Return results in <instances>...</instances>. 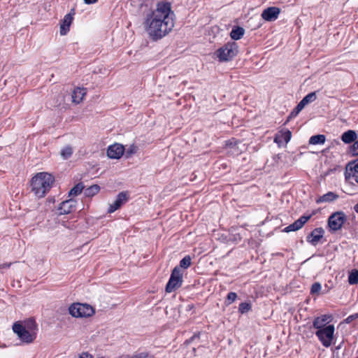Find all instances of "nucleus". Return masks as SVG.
Listing matches in <instances>:
<instances>
[{"mask_svg":"<svg viewBox=\"0 0 358 358\" xmlns=\"http://www.w3.org/2000/svg\"><path fill=\"white\" fill-rule=\"evenodd\" d=\"M343 344V341H342L338 345L336 346L335 347V349H334V353H338V350H340L342 347V345Z\"/></svg>","mask_w":358,"mask_h":358,"instance_id":"37998d69","label":"nucleus"},{"mask_svg":"<svg viewBox=\"0 0 358 358\" xmlns=\"http://www.w3.org/2000/svg\"><path fill=\"white\" fill-rule=\"evenodd\" d=\"M73 19V17H71V14H66L64 16L60 25L59 33L62 36H64L69 32Z\"/></svg>","mask_w":358,"mask_h":358,"instance_id":"a211bd4d","label":"nucleus"},{"mask_svg":"<svg viewBox=\"0 0 358 358\" xmlns=\"http://www.w3.org/2000/svg\"><path fill=\"white\" fill-rule=\"evenodd\" d=\"M238 52V45L234 42H228L216 50L215 55L221 62L231 61Z\"/></svg>","mask_w":358,"mask_h":358,"instance_id":"7ed1b4c3","label":"nucleus"},{"mask_svg":"<svg viewBox=\"0 0 358 358\" xmlns=\"http://www.w3.org/2000/svg\"><path fill=\"white\" fill-rule=\"evenodd\" d=\"M79 358H93V357L87 352H83L80 355Z\"/></svg>","mask_w":358,"mask_h":358,"instance_id":"79ce46f5","label":"nucleus"},{"mask_svg":"<svg viewBox=\"0 0 358 358\" xmlns=\"http://www.w3.org/2000/svg\"><path fill=\"white\" fill-rule=\"evenodd\" d=\"M193 308H194V305L193 304H189L187 306V310H192Z\"/></svg>","mask_w":358,"mask_h":358,"instance_id":"09e8293b","label":"nucleus"},{"mask_svg":"<svg viewBox=\"0 0 358 358\" xmlns=\"http://www.w3.org/2000/svg\"><path fill=\"white\" fill-rule=\"evenodd\" d=\"M13 331L17 334L20 340L25 343H31L36 338V333L27 330L20 322H15L13 324Z\"/></svg>","mask_w":358,"mask_h":358,"instance_id":"423d86ee","label":"nucleus"},{"mask_svg":"<svg viewBox=\"0 0 358 358\" xmlns=\"http://www.w3.org/2000/svg\"><path fill=\"white\" fill-rule=\"evenodd\" d=\"M73 152V148L71 145H66L61 150L60 155L64 159H68Z\"/></svg>","mask_w":358,"mask_h":358,"instance_id":"c85d7f7f","label":"nucleus"},{"mask_svg":"<svg viewBox=\"0 0 358 358\" xmlns=\"http://www.w3.org/2000/svg\"><path fill=\"white\" fill-rule=\"evenodd\" d=\"M351 178H354L356 182L358 183V159L349 162L346 165L345 180L348 181Z\"/></svg>","mask_w":358,"mask_h":358,"instance_id":"1a4fd4ad","label":"nucleus"},{"mask_svg":"<svg viewBox=\"0 0 358 358\" xmlns=\"http://www.w3.org/2000/svg\"><path fill=\"white\" fill-rule=\"evenodd\" d=\"M357 319H358V313H355L353 315H349L346 319H345L344 322L346 324H350Z\"/></svg>","mask_w":358,"mask_h":358,"instance_id":"4c0bfd02","label":"nucleus"},{"mask_svg":"<svg viewBox=\"0 0 358 358\" xmlns=\"http://www.w3.org/2000/svg\"><path fill=\"white\" fill-rule=\"evenodd\" d=\"M339 197L338 194L333 192H329L327 194H324L322 196H320L317 200L316 202L317 203H322V202H332L337 199Z\"/></svg>","mask_w":358,"mask_h":358,"instance_id":"412c9836","label":"nucleus"},{"mask_svg":"<svg viewBox=\"0 0 358 358\" xmlns=\"http://www.w3.org/2000/svg\"><path fill=\"white\" fill-rule=\"evenodd\" d=\"M347 221V217L343 211L332 213L328 218V226L331 231H336L342 228Z\"/></svg>","mask_w":358,"mask_h":358,"instance_id":"6e6552de","label":"nucleus"},{"mask_svg":"<svg viewBox=\"0 0 358 358\" xmlns=\"http://www.w3.org/2000/svg\"><path fill=\"white\" fill-rule=\"evenodd\" d=\"M10 265H11V263L1 264L0 265V269L1 268H9Z\"/></svg>","mask_w":358,"mask_h":358,"instance_id":"a18cd8bd","label":"nucleus"},{"mask_svg":"<svg viewBox=\"0 0 358 358\" xmlns=\"http://www.w3.org/2000/svg\"><path fill=\"white\" fill-rule=\"evenodd\" d=\"M69 314L74 317H88L95 313L94 309L89 304L74 303L69 308Z\"/></svg>","mask_w":358,"mask_h":358,"instance_id":"39448f33","label":"nucleus"},{"mask_svg":"<svg viewBox=\"0 0 358 358\" xmlns=\"http://www.w3.org/2000/svg\"><path fill=\"white\" fill-rule=\"evenodd\" d=\"M86 94V89L77 87L73 91L72 93V101L76 103H80L83 99L84 96Z\"/></svg>","mask_w":358,"mask_h":358,"instance_id":"aec40b11","label":"nucleus"},{"mask_svg":"<svg viewBox=\"0 0 358 358\" xmlns=\"http://www.w3.org/2000/svg\"><path fill=\"white\" fill-rule=\"evenodd\" d=\"M240 143H241L240 141L236 140L235 138H230V139H229V140L225 141V146H226V148H234Z\"/></svg>","mask_w":358,"mask_h":358,"instance_id":"72a5a7b5","label":"nucleus"},{"mask_svg":"<svg viewBox=\"0 0 358 358\" xmlns=\"http://www.w3.org/2000/svg\"><path fill=\"white\" fill-rule=\"evenodd\" d=\"M138 147L135 145H131L129 146V148L125 150H124V155H125V157L126 158H129L131 157L134 154L136 153L137 150H138Z\"/></svg>","mask_w":358,"mask_h":358,"instance_id":"473e14b6","label":"nucleus"},{"mask_svg":"<svg viewBox=\"0 0 358 358\" xmlns=\"http://www.w3.org/2000/svg\"><path fill=\"white\" fill-rule=\"evenodd\" d=\"M55 182V177L48 173H36L31 180V191L38 198H42L49 192Z\"/></svg>","mask_w":358,"mask_h":358,"instance_id":"f03ea898","label":"nucleus"},{"mask_svg":"<svg viewBox=\"0 0 358 358\" xmlns=\"http://www.w3.org/2000/svg\"><path fill=\"white\" fill-rule=\"evenodd\" d=\"M191 265V257L189 255L184 257L180 262V268H187Z\"/></svg>","mask_w":358,"mask_h":358,"instance_id":"7c9ffc66","label":"nucleus"},{"mask_svg":"<svg viewBox=\"0 0 358 358\" xmlns=\"http://www.w3.org/2000/svg\"><path fill=\"white\" fill-rule=\"evenodd\" d=\"M317 99L316 92H313L305 96L295 107L297 110L301 112L303 108L308 103H312Z\"/></svg>","mask_w":358,"mask_h":358,"instance_id":"f3484780","label":"nucleus"},{"mask_svg":"<svg viewBox=\"0 0 358 358\" xmlns=\"http://www.w3.org/2000/svg\"><path fill=\"white\" fill-rule=\"evenodd\" d=\"M85 186L83 182L76 184L69 192V196H75L80 194L84 189Z\"/></svg>","mask_w":358,"mask_h":358,"instance_id":"bb28decb","label":"nucleus"},{"mask_svg":"<svg viewBox=\"0 0 358 358\" xmlns=\"http://www.w3.org/2000/svg\"><path fill=\"white\" fill-rule=\"evenodd\" d=\"M321 284L318 282H316L315 283H313L311 286V289H310V294H320V292L321 290Z\"/></svg>","mask_w":358,"mask_h":358,"instance_id":"f704fd0d","label":"nucleus"},{"mask_svg":"<svg viewBox=\"0 0 358 358\" xmlns=\"http://www.w3.org/2000/svg\"><path fill=\"white\" fill-rule=\"evenodd\" d=\"M236 298H237L236 293L231 292L228 293L225 303H227V305H229L231 303H233L236 300Z\"/></svg>","mask_w":358,"mask_h":358,"instance_id":"c9c22d12","label":"nucleus"},{"mask_svg":"<svg viewBox=\"0 0 358 358\" xmlns=\"http://www.w3.org/2000/svg\"><path fill=\"white\" fill-rule=\"evenodd\" d=\"M245 34V29L239 26L234 27L230 32V36L231 38L234 40L237 41L241 39Z\"/></svg>","mask_w":358,"mask_h":358,"instance_id":"4be33fe9","label":"nucleus"},{"mask_svg":"<svg viewBox=\"0 0 358 358\" xmlns=\"http://www.w3.org/2000/svg\"><path fill=\"white\" fill-rule=\"evenodd\" d=\"M69 14H71V17L75 15V9L72 8Z\"/></svg>","mask_w":358,"mask_h":358,"instance_id":"49530a36","label":"nucleus"},{"mask_svg":"<svg viewBox=\"0 0 358 358\" xmlns=\"http://www.w3.org/2000/svg\"><path fill=\"white\" fill-rule=\"evenodd\" d=\"M100 190L98 185H93L84 189V194L86 197H92L96 194Z\"/></svg>","mask_w":358,"mask_h":358,"instance_id":"a878e982","label":"nucleus"},{"mask_svg":"<svg viewBox=\"0 0 358 358\" xmlns=\"http://www.w3.org/2000/svg\"><path fill=\"white\" fill-rule=\"evenodd\" d=\"M182 273L179 266H176L172 271L170 278L166 285L165 291L171 293L180 288L182 284Z\"/></svg>","mask_w":358,"mask_h":358,"instance_id":"0eeeda50","label":"nucleus"},{"mask_svg":"<svg viewBox=\"0 0 358 358\" xmlns=\"http://www.w3.org/2000/svg\"><path fill=\"white\" fill-rule=\"evenodd\" d=\"M357 358H358V357H357Z\"/></svg>","mask_w":358,"mask_h":358,"instance_id":"603ef678","label":"nucleus"},{"mask_svg":"<svg viewBox=\"0 0 358 358\" xmlns=\"http://www.w3.org/2000/svg\"><path fill=\"white\" fill-rule=\"evenodd\" d=\"M129 199V195L127 192H120L115 201L110 204V206L108 210V213H112L115 212L116 210L119 209L124 203H125Z\"/></svg>","mask_w":358,"mask_h":358,"instance_id":"9b49d317","label":"nucleus"},{"mask_svg":"<svg viewBox=\"0 0 358 358\" xmlns=\"http://www.w3.org/2000/svg\"><path fill=\"white\" fill-rule=\"evenodd\" d=\"M315 335L322 345L329 348L334 338L335 327L334 324H328L327 327L315 329Z\"/></svg>","mask_w":358,"mask_h":358,"instance_id":"20e7f679","label":"nucleus"},{"mask_svg":"<svg viewBox=\"0 0 358 358\" xmlns=\"http://www.w3.org/2000/svg\"><path fill=\"white\" fill-rule=\"evenodd\" d=\"M98 1V0H84V2L86 4H92Z\"/></svg>","mask_w":358,"mask_h":358,"instance_id":"c03bdc74","label":"nucleus"},{"mask_svg":"<svg viewBox=\"0 0 358 358\" xmlns=\"http://www.w3.org/2000/svg\"><path fill=\"white\" fill-rule=\"evenodd\" d=\"M329 289L326 290L325 293L328 292ZM324 294V292H323Z\"/></svg>","mask_w":358,"mask_h":358,"instance_id":"3c124183","label":"nucleus"},{"mask_svg":"<svg viewBox=\"0 0 358 358\" xmlns=\"http://www.w3.org/2000/svg\"><path fill=\"white\" fill-rule=\"evenodd\" d=\"M357 138V134L354 130H348L345 131L341 136V141L346 143L350 144L355 141Z\"/></svg>","mask_w":358,"mask_h":358,"instance_id":"6ab92c4d","label":"nucleus"},{"mask_svg":"<svg viewBox=\"0 0 358 358\" xmlns=\"http://www.w3.org/2000/svg\"><path fill=\"white\" fill-rule=\"evenodd\" d=\"M171 5L168 1H159L155 10L148 9L143 13V26L152 41H158L168 34L174 27Z\"/></svg>","mask_w":358,"mask_h":358,"instance_id":"f257e3e1","label":"nucleus"},{"mask_svg":"<svg viewBox=\"0 0 358 358\" xmlns=\"http://www.w3.org/2000/svg\"><path fill=\"white\" fill-rule=\"evenodd\" d=\"M24 324L23 325L26 327L27 330H29L31 332H36L37 334L38 331V324L34 317H29L27 320H24Z\"/></svg>","mask_w":358,"mask_h":358,"instance_id":"b1692460","label":"nucleus"},{"mask_svg":"<svg viewBox=\"0 0 358 358\" xmlns=\"http://www.w3.org/2000/svg\"><path fill=\"white\" fill-rule=\"evenodd\" d=\"M200 333L194 334L192 336H191L189 339L186 340L184 343V345H188L190 343H192L194 339L199 338Z\"/></svg>","mask_w":358,"mask_h":358,"instance_id":"ea45409f","label":"nucleus"},{"mask_svg":"<svg viewBox=\"0 0 358 358\" xmlns=\"http://www.w3.org/2000/svg\"><path fill=\"white\" fill-rule=\"evenodd\" d=\"M124 153V147L120 143L110 145L107 150V156L110 159H120Z\"/></svg>","mask_w":358,"mask_h":358,"instance_id":"ddd939ff","label":"nucleus"},{"mask_svg":"<svg viewBox=\"0 0 358 358\" xmlns=\"http://www.w3.org/2000/svg\"><path fill=\"white\" fill-rule=\"evenodd\" d=\"M326 136L324 134H317L312 136L308 141L310 145H322L325 143Z\"/></svg>","mask_w":358,"mask_h":358,"instance_id":"393cba45","label":"nucleus"},{"mask_svg":"<svg viewBox=\"0 0 358 358\" xmlns=\"http://www.w3.org/2000/svg\"><path fill=\"white\" fill-rule=\"evenodd\" d=\"M348 282L350 285H357L358 283V270L353 269L349 273Z\"/></svg>","mask_w":358,"mask_h":358,"instance_id":"cd10ccee","label":"nucleus"},{"mask_svg":"<svg viewBox=\"0 0 358 358\" xmlns=\"http://www.w3.org/2000/svg\"><path fill=\"white\" fill-rule=\"evenodd\" d=\"M297 231V229H296V227H295V226L294 225L293 223L289 224V226L286 227L282 230V231L286 232V233H289V232H291V231Z\"/></svg>","mask_w":358,"mask_h":358,"instance_id":"a19ab883","label":"nucleus"},{"mask_svg":"<svg viewBox=\"0 0 358 358\" xmlns=\"http://www.w3.org/2000/svg\"><path fill=\"white\" fill-rule=\"evenodd\" d=\"M354 210L358 213V203L354 206Z\"/></svg>","mask_w":358,"mask_h":358,"instance_id":"de8ad7c7","label":"nucleus"},{"mask_svg":"<svg viewBox=\"0 0 358 358\" xmlns=\"http://www.w3.org/2000/svg\"><path fill=\"white\" fill-rule=\"evenodd\" d=\"M292 138V132L287 129L285 131H280L277 133L274 136V142L280 147L281 144L285 142L287 144Z\"/></svg>","mask_w":358,"mask_h":358,"instance_id":"2eb2a0df","label":"nucleus"},{"mask_svg":"<svg viewBox=\"0 0 358 358\" xmlns=\"http://www.w3.org/2000/svg\"><path fill=\"white\" fill-rule=\"evenodd\" d=\"M299 113L300 112L299 110H297V109L296 108H294L292 110V111L289 113V115H288L286 122L290 121L291 119L296 117Z\"/></svg>","mask_w":358,"mask_h":358,"instance_id":"58836bf2","label":"nucleus"},{"mask_svg":"<svg viewBox=\"0 0 358 358\" xmlns=\"http://www.w3.org/2000/svg\"><path fill=\"white\" fill-rule=\"evenodd\" d=\"M280 13V9L278 7H268L262 13V17L268 22L275 21Z\"/></svg>","mask_w":358,"mask_h":358,"instance_id":"4468645a","label":"nucleus"},{"mask_svg":"<svg viewBox=\"0 0 358 358\" xmlns=\"http://www.w3.org/2000/svg\"><path fill=\"white\" fill-rule=\"evenodd\" d=\"M132 358H154V357L148 352H141L133 355Z\"/></svg>","mask_w":358,"mask_h":358,"instance_id":"e433bc0d","label":"nucleus"},{"mask_svg":"<svg viewBox=\"0 0 358 358\" xmlns=\"http://www.w3.org/2000/svg\"><path fill=\"white\" fill-rule=\"evenodd\" d=\"M192 351H193L194 355H196V348H193Z\"/></svg>","mask_w":358,"mask_h":358,"instance_id":"8fccbe9b","label":"nucleus"},{"mask_svg":"<svg viewBox=\"0 0 358 358\" xmlns=\"http://www.w3.org/2000/svg\"><path fill=\"white\" fill-rule=\"evenodd\" d=\"M348 154L352 157L358 156V140L354 141L352 145L349 146Z\"/></svg>","mask_w":358,"mask_h":358,"instance_id":"c756f323","label":"nucleus"},{"mask_svg":"<svg viewBox=\"0 0 358 358\" xmlns=\"http://www.w3.org/2000/svg\"><path fill=\"white\" fill-rule=\"evenodd\" d=\"M251 308H252V306H251V304L250 303L242 302L239 305L238 311L241 314H244V313H248L249 310H250Z\"/></svg>","mask_w":358,"mask_h":358,"instance_id":"2f4dec72","label":"nucleus"},{"mask_svg":"<svg viewBox=\"0 0 358 358\" xmlns=\"http://www.w3.org/2000/svg\"><path fill=\"white\" fill-rule=\"evenodd\" d=\"M331 319V315H322L319 317H316L313 321V328L320 329L327 327L328 320Z\"/></svg>","mask_w":358,"mask_h":358,"instance_id":"dca6fc26","label":"nucleus"},{"mask_svg":"<svg viewBox=\"0 0 358 358\" xmlns=\"http://www.w3.org/2000/svg\"><path fill=\"white\" fill-rule=\"evenodd\" d=\"M324 234V230L322 227L314 229L306 237L307 242L316 246L322 240Z\"/></svg>","mask_w":358,"mask_h":358,"instance_id":"f8f14e48","label":"nucleus"},{"mask_svg":"<svg viewBox=\"0 0 358 358\" xmlns=\"http://www.w3.org/2000/svg\"><path fill=\"white\" fill-rule=\"evenodd\" d=\"M77 201L73 199H69L62 201L58 207L59 215H67L76 210Z\"/></svg>","mask_w":358,"mask_h":358,"instance_id":"9d476101","label":"nucleus"},{"mask_svg":"<svg viewBox=\"0 0 358 358\" xmlns=\"http://www.w3.org/2000/svg\"><path fill=\"white\" fill-rule=\"evenodd\" d=\"M315 215V212H313L311 214L308 215H303L300 217L298 220L293 222L297 230L301 229L303 225L312 217L313 215Z\"/></svg>","mask_w":358,"mask_h":358,"instance_id":"5701e85b","label":"nucleus"}]
</instances>
